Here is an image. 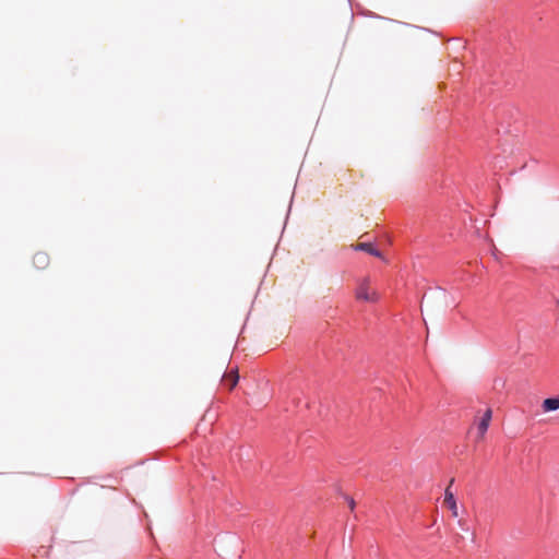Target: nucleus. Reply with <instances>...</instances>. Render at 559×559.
I'll use <instances>...</instances> for the list:
<instances>
[{
    "mask_svg": "<svg viewBox=\"0 0 559 559\" xmlns=\"http://www.w3.org/2000/svg\"><path fill=\"white\" fill-rule=\"evenodd\" d=\"M356 298L367 302H377L379 300V294L371 287L369 277H365L358 284Z\"/></svg>",
    "mask_w": 559,
    "mask_h": 559,
    "instance_id": "obj_1",
    "label": "nucleus"
},
{
    "mask_svg": "<svg viewBox=\"0 0 559 559\" xmlns=\"http://www.w3.org/2000/svg\"><path fill=\"white\" fill-rule=\"evenodd\" d=\"M360 241H358L356 245H352V251H362L366 252L372 257H377L381 260H384L383 254L381 251L374 246V242L371 238L368 237V235H364L360 237Z\"/></svg>",
    "mask_w": 559,
    "mask_h": 559,
    "instance_id": "obj_2",
    "label": "nucleus"
},
{
    "mask_svg": "<svg viewBox=\"0 0 559 559\" xmlns=\"http://www.w3.org/2000/svg\"><path fill=\"white\" fill-rule=\"evenodd\" d=\"M492 412L490 408H487L483 416L475 423L477 436L476 439L481 440L485 436V433L488 430L490 420H491Z\"/></svg>",
    "mask_w": 559,
    "mask_h": 559,
    "instance_id": "obj_3",
    "label": "nucleus"
},
{
    "mask_svg": "<svg viewBox=\"0 0 559 559\" xmlns=\"http://www.w3.org/2000/svg\"><path fill=\"white\" fill-rule=\"evenodd\" d=\"M452 484H453V479L451 480L450 485L445 488L443 506L451 511V514H452L453 518H457L459 509H457V504H456V500L454 498V495L451 491V485Z\"/></svg>",
    "mask_w": 559,
    "mask_h": 559,
    "instance_id": "obj_4",
    "label": "nucleus"
},
{
    "mask_svg": "<svg viewBox=\"0 0 559 559\" xmlns=\"http://www.w3.org/2000/svg\"><path fill=\"white\" fill-rule=\"evenodd\" d=\"M50 263L49 255L46 252L39 251L33 257V264L38 270H45Z\"/></svg>",
    "mask_w": 559,
    "mask_h": 559,
    "instance_id": "obj_5",
    "label": "nucleus"
},
{
    "mask_svg": "<svg viewBox=\"0 0 559 559\" xmlns=\"http://www.w3.org/2000/svg\"><path fill=\"white\" fill-rule=\"evenodd\" d=\"M238 380H239V376H238L237 369L231 370L230 372L224 374V377L222 379L223 383L225 385H228L229 390H233L237 385Z\"/></svg>",
    "mask_w": 559,
    "mask_h": 559,
    "instance_id": "obj_6",
    "label": "nucleus"
},
{
    "mask_svg": "<svg viewBox=\"0 0 559 559\" xmlns=\"http://www.w3.org/2000/svg\"><path fill=\"white\" fill-rule=\"evenodd\" d=\"M542 407L546 413L559 409V397L545 399L543 401Z\"/></svg>",
    "mask_w": 559,
    "mask_h": 559,
    "instance_id": "obj_7",
    "label": "nucleus"
},
{
    "mask_svg": "<svg viewBox=\"0 0 559 559\" xmlns=\"http://www.w3.org/2000/svg\"><path fill=\"white\" fill-rule=\"evenodd\" d=\"M459 524H460V526H461L463 530H465V527H464L465 522H464L463 520H460V521H459Z\"/></svg>",
    "mask_w": 559,
    "mask_h": 559,
    "instance_id": "obj_8",
    "label": "nucleus"
},
{
    "mask_svg": "<svg viewBox=\"0 0 559 559\" xmlns=\"http://www.w3.org/2000/svg\"><path fill=\"white\" fill-rule=\"evenodd\" d=\"M557 306L559 307V298L557 299Z\"/></svg>",
    "mask_w": 559,
    "mask_h": 559,
    "instance_id": "obj_9",
    "label": "nucleus"
}]
</instances>
